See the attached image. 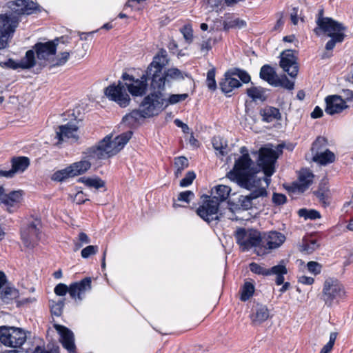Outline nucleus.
Instances as JSON below:
<instances>
[{"instance_id": "obj_7", "label": "nucleus", "mask_w": 353, "mask_h": 353, "mask_svg": "<svg viewBox=\"0 0 353 353\" xmlns=\"http://www.w3.org/2000/svg\"><path fill=\"white\" fill-rule=\"evenodd\" d=\"M58 41L57 39L46 43L39 42L34 46L38 59L48 62L50 68L63 65L70 57L68 52H64L54 57Z\"/></svg>"}, {"instance_id": "obj_39", "label": "nucleus", "mask_w": 353, "mask_h": 353, "mask_svg": "<svg viewBox=\"0 0 353 353\" xmlns=\"http://www.w3.org/2000/svg\"><path fill=\"white\" fill-rule=\"evenodd\" d=\"M223 30L228 31L230 29H241L246 26V21L239 18H235L223 21Z\"/></svg>"}, {"instance_id": "obj_18", "label": "nucleus", "mask_w": 353, "mask_h": 353, "mask_svg": "<svg viewBox=\"0 0 353 353\" xmlns=\"http://www.w3.org/2000/svg\"><path fill=\"white\" fill-rule=\"evenodd\" d=\"M148 81H151V78L148 76V69L145 74H143L141 79H136L132 83H125L127 90L132 96H143L146 93Z\"/></svg>"}, {"instance_id": "obj_19", "label": "nucleus", "mask_w": 353, "mask_h": 353, "mask_svg": "<svg viewBox=\"0 0 353 353\" xmlns=\"http://www.w3.org/2000/svg\"><path fill=\"white\" fill-rule=\"evenodd\" d=\"M54 327L60 334V341L63 347L70 353H74L75 352L76 347L74 345V339L72 332L66 327L59 324H54Z\"/></svg>"}, {"instance_id": "obj_5", "label": "nucleus", "mask_w": 353, "mask_h": 353, "mask_svg": "<svg viewBox=\"0 0 353 353\" xmlns=\"http://www.w3.org/2000/svg\"><path fill=\"white\" fill-rule=\"evenodd\" d=\"M318 27L314 31L319 35L320 32L325 34L330 39L325 45L326 52L321 57L322 59H328L332 56V51L337 43H342L345 37L346 27L332 18L319 17L316 21Z\"/></svg>"}, {"instance_id": "obj_64", "label": "nucleus", "mask_w": 353, "mask_h": 353, "mask_svg": "<svg viewBox=\"0 0 353 353\" xmlns=\"http://www.w3.org/2000/svg\"><path fill=\"white\" fill-rule=\"evenodd\" d=\"M290 19L294 25L298 23V8H293L290 13Z\"/></svg>"}, {"instance_id": "obj_3", "label": "nucleus", "mask_w": 353, "mask_h": 353, "mask_svg": "<svg viewBox=\"0 0 353 353\" xmlns=\"http://www.w3.org/2000/svg\"><path fill=\"white\" fill-rule=\"evenodd\" d=\"M168 63L169 59L166 50L161 49L148 67V76L151 78V90H164L166 83L183 80L185 77H189L188 73L176 68H168L163 72V68Z\"/></svg>"}, {"instance_id": "obj_35", "label": "nucleus", "mask_w": 353, "mask_h": 353, "mask_svg": "<svg viewBox=\"0 0 353 353\" xmlns=\"http://www.w3.org/2000/svg\"><path fill=\"white\" fill-rule=\"evenodd\" d=\"M319 245L316 239H303L300 245V250L305 254H311L319 248Z\"/></svg>"}, {"instance_id": "obj_30", "label": "nucleus", "mask_w": 353, "mask_h": 353, "mask_svg": "<svg viewBox=\"0 0 353 353\" xmlns=\"http://www.w3.org/2000/svg\"><path fill=\"white\" fill-rule=\"evenodd\" d=\"M312 159L314 162H317L321 165H326L334 161L335 155L332 152L326 149L321 152L315 154Z\"/></svg>"}, {"instance_id": "obj_12", "label": "nucleus", "mask_w": 353, "mask_h": 353, "mask_svg": "<svg viewBox=\"0 0 353 353\" xmlns=\"http://www.w3.org/2000/svg\"><path fill=\"white\" fill-rule=\"evenodd\" d=\"M40 219H32L21 228V239L24 245L32 248L40 240L41 234Z\"/></svg>"}, {"instance_id": "obj_51", "label": "nucleus", "mask_w": 353, "mask_h": 353, "mask_svg": "<svg viewBox=\"0 0 353 353\" xmlns=\"http://www.w3.org/2000/svg\"><path fill=\"white\" fill-rule=\"evenodd\" d=\"M195 178L196 174L194 172L189 171L186 173L185 176L181 180L179 185L181 187H188L192 183Z\"/></svg>"}, {"instance_id": "obj_40", "label": "nucleus", "mask_w": 353, "mask_h": 353, "mask_svg": "<svg viewBox=\"0 0 353 353\" xmlns=\"http://www.w3.org/2000/svg\"><path fill=\"white\" fill-rule=\"evenodd\" d=\"M327 145V141L325 137H318L313 142L311 148L312 155L314 156L315 154L321 152L326 150Z\"/></svg>"}, {"instance_id": "obj_62", "label": "nucleus", "mask_w": 353, "mask_h": 353, "mask_svg": "<svg viewBox=\"0 0 353 353\" xmlns=\"http://www.w3.org/2000/svg\"><path fill=\"white\" fill-rule=\"evenodd\" d=\"M15 174L12 171V168L9 170H3L0 169V177H6L7 179L13 178Z\"/></svg>"}, {"instance_id": "obj_26", "label": "nucleus", "mask_w": 353, "mask_h": 353, "mask_svg": "<svg viewBox=\"0 0 353 353\" xmlns=\"http://www.w3.org/2000/svg\"><path fill=\"white\" fill-rule=\"evenodd\" d=\"M14 173H23L30 165V159L26 157H14L10 161Z\"/></svg>"}, {"instance_id": "obj_4", "label": "nucleus", "mask_w": 353, "mask_h": 353, "mask_svg": "<svg viewBox=\"0 0 353 353\" xmlns=\"http://www.w3.org/2000/svg\"><path fill=\"white\" fill-rule=\"evenodd\" d=\"M259 170L250 155L243 154L235 161L233 169L227 174V176L241 187L252 189L256 185V183H262L263 181V178L257 177L256 175Z\"/></svg>"}, {"instance_id": "obj_23", "label": "nucleus", "mask_w": 353, "mask_h": 353, "mask_svg": "<svg viewBox=\"0 0 353 353\" xmlns=\"http://www.w3.org/2000/svg\"><path fill=\"white\" fill-rule=\"evenodd\" d=\"M314 174L308 170L300 172L298 181L294 183V188L301 192H304L312 183Z\"/></svg>"}, {"instance_id": "obj_31", "label": "nucleus", "mask_w": 353, "mask_h": 353, "mask_svg": "<svg viewBox=\"0 0 353 353\" xmlns=\"http://www.w3.org/2000/svg\"><path fill=\"white\" fill-rule=\"evenodd\" d=\"M266 90L261 87L252 86L248 88L246 93L253 101H265L267 99L265 95Z\"/></svg>"}, {"instance_id": "obj_56", "label": "nucleus", "mask_w": 353, "mask_h": 353, "mask_svg": "<svg viewBox=\"0 0 353 353\" xmlns=\"http://www.w3.org/2000/svg\"><path fill=\"white\" fill-rule=\"evenodd\" d=\"M181 33L183 35V37L186 40L187 42L190 43L192 41L193 38V34H192V30L189 26H184L181 30Z\"/></svg>"}, {"instance_id": "obj_43", "label": "nucleus", "mask_w": 353, "mask_h": 353, "mask_svg": "<svg viewBox=\"0 0 353 353\" xmlns=\"http://www.w3.org/2000/svg\"><path fill=\"white\" fill-rule=\"evenodd\" d=\"M74 177L69 166L66 167L64 169L58 170L55 172L52 176V180L56 181H63L65 179Z\"/></svg>"}, {"instance_id": "obj_10", "label": "nucleus", "mask_w": 353, "mask_h": 353, "mask_svg": "<svg viewBox=\"0 0 353 353\" xmlns=\"http://www.w3.org/2000/svg\"><path fill=\"white\" fill-rule=\"evenodd\" d=\"M91 282L90 277H85L79 282L72 283L69 288L65 284L59 283L54 288V293L64 296L68 292L72 299L82 301L84 294L91 290Z\"/></svg>"}, {"instance_id": "obj_22", "label": "nucleus", "mask_w": 353, "mask_h": 353, "mask_svg": "<svg viewBox=\"0 0 353 353\" xmlns=\"http://www.w3.org/2000/svg\"><path fill=\"white\" fill-rule=\"evenodd\" d=\"M241 83L238 79L232 74V71H228L224 75V79L219 83V86L221 91L224 93H229L234 88H239Z\"/></svg>"}, {"instance_id": "obj_9", "label": "nucleus", "mask_w": 353, "mask_h": 353, "mask_svg": "<svg viewBox=\"0 0 353 353\" xmlns=\"http://www.w3.org/2000/svg\"><path fill=\"white\" fill-rule=\"evenodd\" d=\"M163 90H152V92L145 97L140 104V108H143V114L145 116L152 117L158 115L165 108L164 94Z\"/></svg>"}, {"instance_id": "obj_41", "label": "nucleus", "mask_w": 353, "mask_h": 353, "mask_svg": "<svg viewBox=\"0 0 353 353\" xmlns=\"http://www.w3.org/2000/svg\"><path fill=\"white\" fill-rule=\"evenodd\" d=\"M80 181L83 182L88 187L96 189L103 188L105 185V182L99 177H83L80 179Z\"/></svg>"}, {"instance_id": "obj_54", "label": "nucleus", "mask_w": 353, "mask_h": 353, "mask_svg": "<svg viewBox=\"0 0 353 353\" xmlns=\"http://www.w3.org/2000/svg\"><path fill=\"white\" fill-rule=\"evenodd\" d=\"M194 196V194L190 190L181 192L178 195V201L189 203Z\"/></svg>"}, {"instance_id": "obj_53", "label": "nucleus", "mask_w": 353, "mask_h": 353, "mask_svg": "<svg viewBox=\"0 0 353 353\" xmlns=\"http://www.w3.org/2000/svg\"><path fill=\"white\" fill-rule=\"evenodd\" d=\"M308 271L314 275L319 274L322 270V265L316 261H310L307 263Z\"/></svg>"}, {"instance_id": "obj_49", "label": "nucleus", "mask_w": 353, "mask_h": 353, "mask_svg": "<svg viewBox=\"0 0 353 353\" xmlns=\"http://www.w3.org/2000/svg\"><path fill=\"white\" fill-rule=\"evenodd\" d=\"M250 270L252 272L259 274V275H263V276H268L269 272L268 269L265 268L262 265L252 262L250 264Z\"/></svg>"}, {"instance_id": "obj_57", "label": "nucleus", "mask_w": 353, "mask_h": 353, "mask_svg": "<svg viewBox=\"0 0 353 353\" xmlns=\"http://www.w3.org/2000/svg\"><path fill=\"white\" fill-rule=\"evenodd\" d=\"M0 66L2 68H8L11 69H17L20 68L19 67V62H16L12 59H9L6 61L1 62Z\"/></svg>"}, {"instance_id": "obj_2", "label": "nucleus", "mask_w": 353, "mask_h": 353, "mask_svg": "<svg viewBox=\"0 0 353 353\" xmlns=\"http://www.w3.org/2000/svg\"><path fill=\"white\" fill-rule=\"evenodd\" d=\"M9 11L0 15V49L8 46L9 37L14 33L21 18L39 10V6L30 0H15L8 3Z\"/></svg>"}, {"instance_id": "obj_42", "label": "nucleus", "mask_w": 353, "mask_h": 353, "mask_svg": "<svg viewBox=\"0 0 353 353\" xmlns=\"http://www.w3.org/2000/svg\"><path fill=\"white\" fill-rule=\"evenodd\" d=\"M298 214L300 217H303L305 220H316L321 218V214L319 211L316 210H307L306 208L300 209L298 211Z\"/></svg>"}, {"instance_id": "obj_29", "label": "nucleus", "mask_w": 353, "mask_h": 353, "mask_svg": "<svg viewBox=\"0 0 353 353\" xmlns=\"http://www.w3.org/2000/svg\"><path fill=\"white\" fill-rule=\"evenodd\" d=\"M260 114L262 117L263 121L267 123L279 120L281 118L279 110L272 106H268L261 110Z\"/></svg>"}, {"instance_id": "obj_36", "label": "nucleus", "mask_w": 353, "mask_h": 353, "mask_svg": "<svg viewBox=\"0 0 353 353\" xmlns=\"http://www.w3.org/2000/svg\"><path fill=\"white\" fill-rule=\"evenodd\" d=\"M34 52L29 50L26 52V55L19 61V67L22 69H29L35 65Z\"/></svg>"}, {"instance_id": "obj_44", "label": "nucleus", "mask_w": 353, "mask_h": 353, "mask_svg": "<svg viewBox=\"0 0 353 353\" xmlns=\"http://www.w3.org/2000/svg\"><path fill=\"white\" fill-rule=\"evenodd\" d=\"M254 292V285L250 282H245L241 289V300L243 301H248L252 296Z\"/></svg>"}, {"instance_id": "obj_63", "label": "nucleus", "mask_w": 353, "mask_h": 353, "mask_svg": "<svg viewBox=\"0 0 353 353\" xmlns=\"http://www.w3.org/2000/svg\"><path fill=\"white\" fill-rule=\"evenodd\" d=\"M323 110L319 106H316L311 113V117L313 119L321 118L323 116Z\"/></svg>"}, {"instance_id": "obj_27", "label": "nucleus", "mask_w": 353, "mask_h": 353, "mask_svg": "<svg viewBox=\"0 0 353 353\" xmlns=\"http://www.w3.org/2000/svg\"><path fill=\"white\" fill-rule=\"evenodd\" d=\"M260 77L270 85L274 86L276 85V81L278 79L279 76L272 67L269 65H264L261 68Z\"/></svg>"}, {"instance_id": "obj_60", "label": "nucleus", "mask_w": 353, "mask_h": 353, "mask_svg": "<svg viewBox=\"0 0 353 353\" xmlns=\"http://www.w3.org/2000/svg\"><path fill=\"white\" fill-rule=\"evenodd\" d=\"M87 200L88 199L85 198V195L83 192H78L74 197V202L77 204L83 203Z\"/></svg>"}, {"instance_id": "obj_1", "label": "nucleus", "mask_w": 353, "mask_h": 353, "mask_svg": "<svg viewBox=\"0 0 353 353\" xmlns=\"http://www.w3.org/2000/svg\"><path fill=\"white\" fill-rule=\"evenodd\" d=\"M132 135V131H127L112 140V135H107L97 145L88 148L83 154L85 159L69 165L73 176L86 172L91 167V161L105 159L117 154L128 142Z\"/></svg>"}, {"instance_id": "obj_25", "label": "nucleus", "mask_w": 353, "mask_h": 353, "mask_svg": "<svg viewBox=\"0 0 353 353\" xmlns=\"http://www.w3.org/2000/svg\"><path fill=\"white\" fill-rule=\"evenodd\" d=\"M250 318L253 324L259 325L269 318V310L265 305L257 304L252 310Z\"/></svg>"}, {"instance_id": "obj_16", "label": "nucleus", "mask_w": 353, "mask_h": 353, "mask_svg": "<svg viewBox=\"0 0 353 353\" xmlns=\"http://www.w3.org/2000/svg\"><path fill=\"white\" fill-rule=\"evenodd\" d=\"M270 181V179L263 178V181L265 184L264 186L261 183H256V185L252 189H248L251 192L247 196H242L239 200L241 205L245 209H249L252 205V200L259 197L266 196L268 194L266 189L269 186Z\"/></svg>"}, {"instance_id": "obj_50", "label": "nucleus", "mask_w": 353, "mask_h": 353, "mask_svg": "<svg viewBox=\"0 0 353 353\" xmlns=\"http://www.w3.org/2000/svg\"><path fill=\"white\" fill-rule=\"evenodd\" d=\"M207 83L209 89L214 90L216 88L214 68L208 70L207 73Z\"/></svg>"}, {"instance_id": "obj_58", "label": "nucleus", "mask_w": 353, "mask_h": 353, "mask_svg": "<svg viewBox=\"0 0 353 353\" xmlns=\"http://www.w3.org/2000/svg\"><path fill=\"white\" fill-rule=\"evenodd\" d=\"M314 194L319 199V201H321L324 205L329 203L327 201L329 198V195L326 194L324 192H321V190H316L314 192Z\"/></svg>"}, {"instance_id": "obj_13", "label": "nucleus", "mask_w": 353, "mask_h": 353, "mask_svg": "<svg viewBox=\"0 0 353 353\" xmlns=\"http://www.w3.org/2000/svg\"><path fill=\"white\" fill-rule=\"evenodd\" d=\"M26 334L21 328L15 327H0V341L6 346L18 347L26 341Z\"/></svg>"}, {"instance_id": "obj_52", "label": "nucleus", "mask_w": 353, "mask_h": 353, "mask_svg": "<svg viewBox=\"0 0 353 353\" xmlns=\"http://www.w3.org/2000/svg\"><path fill=\"white\" fill-rule=\"evenodd\" d=\"M97 245H88L81 250V255L83 259H88L92 255L95 254L98 252Z\"/></svg>"}, {"instance_id": "obj_21", "label": "nucleus", "mask_w": 353, "mask_h": 353, "mask_svg": "<svg viewBox=\"0 0 353 353\" xmlns=\"http://www.w3.org/2000/svg\"><path fill=\"white\" fill-rule=\"evenodd\" d=\"M263 243H265V247L270 250L275 249L281 246L285 240V236L281 232L276 231H270L268 233H264L262 236Z\"/></svg>"}, {"instance_id": "obj_46", "label": "nucleus", "mask_w": 353, "mask_h": 353, "mask_svg": "<svg viewBox=\"0 0 353 353\" xmlns=\"http://www.w3.org/2000/svg\"><path fill=\"white\" fill-rule=\"evenodd\" d=\"M274 87H282L289 90L294 89V83L288 79L285 75H282L281 77H279L276 81V85Z\"/></svg>"}, {"instance_id": "obj_61", "label": "nucleus", "mask_w": 353, "mask_h": 353, "mask_svg": "<svg viewBox=\"0 0 353 353\" xmlns=\"http://www.w3.org/2000/svg\"><path fill=\"white\" fill-rule=\"evenodd\" d=\"M299 282L305 285H312L314 282L312 277L301 276L299 278Z\"/></svg>"}, {"instance_id": "obj_14", "label": "nucleus", "mask_w": 353, "mask_h": 353, "mask_svg": "<svg viewBox=\"0 0 353 353\" xmlns=\"http://www.w3.org/2000/svg\"><path fill=\"white\" fill-rule=\"evenodd\" d=\"M278 158V154L272 148L268 147L261 148L259 151L258 165L265 174L264 178H268L274 172V163Z\"/></svg>"}, {"instance_id": "obj_8", "label": "nucleus", "mask_w": 353, "mask_h": 353, "mask_svg": "<svg viewBox=\"0 0 353 353\" xmlns=\"http://www.w3.org/2000/svg\"><path fill=\"white\" fill-rule=\"evenodd\" d=\"M234 236L236 243L242 251L250 250L252 248L259 247L262 245L263 238L260 232L254 229L238 228Z\"/></svg>"}, {"instance_id": "obj_59", "label": "nucleus", "mask_w": 353, "mask_h": 353, "mask_svg": "<svg viewBox=\"0 0 353 353\" xmlns=\"http://www.w3.org/2000/svg\"><path fill=\"white\" fill-rule=\"evenodd\" d=\"M45 353H59V347L53 343H49L46 345Z\"/></svg>"}, {"instance_id": "obj_17", "label": "nucleus", "mask_w": 353, "mask_h": 353, "mask_svg": "<svg viewBox=\"0 0 353 353\" xmlns=\"http://www.w3.org/2000/svg\"><path fill=\"white\" fill-rule=\"evenodd\" d=\"M295 51L292 50H285L281 54L280 66L291 77H296L299 66L296 62V57L294 55Z\"/></svg>"}, {"instance_id": "obj_11", "label": "nucleus", "mask_w": 353, "mask_h": 353, "mask_svg": "<svg viewBox=\"0 0 353 353\" xmlns=\"http://www.w3.org/2000/svg\"><path fill=\"white\" fill-rule=\"evenodd\" d=\"M345 294L344 287L337 279L328 278L323 283L321 299L327 306L331 307L334 301L338 302L343 299Z\"/></svg>"}, {"instance_id": "obj_38", "label": "nucleus", "mask_w": 353, "mask_h": 353, "mask_svg": "<svg viewBox=\"0 0 353 353\" xmlns=\"http://www.w3.org/2000/svg\"><path fill=\"white\" fill-rule=\"evenodd\" d=\"M174 164L175 167L174 175L176 178H179L182 172L188 167L189 162L185 157L181 156L174 159Z\"/></svg>"}, {"instance_id": "obj_28", "label": "nucleus", "mask_w": 353, "mask_h": 353, "mask_svg": "<svg viewBox=\"0 0 353 353\" xmlns=\"http://www.w3.org/2000/svg\"><path fill=\"white\" fill-rule=\"evenodd\" d=\"M19 296V290L10 286L0 290V299L5 304H10Z\"/></svg>"}, {"instance_id": "obj_48", "label": "nucleus", "mask_w": 353, "mask_h": 353, "mask_svg": "<svg viewBox=\"0 0 353 353\" xmlns=\"http://www.w3.org/2000/svg\"><path fill=\"white\" fill-rule=\"evenodd\" d=\"M232 74L234 77H236L241 79V81L244 83H248L250 81L251 77L249 74L245 71L240 70L239 68H234L231 70Z\"/></svg>"}, {"instance_id": "obj_15", "label": "nucleus", "mask_w": 353, "mask_h": 353, "mask_svg": "<svg viewBox=\"0 0 353 353\" xmlns=\"http://www.w3.org/2000/svg\"><path fill=\"white\" fill-rule=\"evenodd\" d=\"M104 93L110 100L116 102L121 108H125L130 104V97L125 83L119 81L117 85H110L105 89Z\"/></svg>"}, {"instance_id": "obj_47", "label": "nucleus", "mask_w": 353, "mask_h": 353, "mask_svg": "<svg viewBox=\"0 0 353 353\" xmlns=\"http://www.w3.org/2000/svg\"><path fill=\"white\" fill-rule=\"evenodd\" d=\"M63 306L64 299L59 300L57 302L54 301L50 302L51 313L57 316H60L61 315Z\"/></svg>"}, {"instance_id": "obj_20", "label": "nucleus", "mask_w": 353, "mask_h": 353, "mask_svg": "<svg viewBox=\"0 0 353 353\" xmlns=\"http://www.w3.org/2000/svg\"><path fill=\"white\" fill-rule=\"evenodd\" d=\"M325 112L330 115L341 112L347 108L346 102L338 95L328 96L325 98Z\"/></svg>"}, {"instance_id": "obj_34", "label": "nucleus", "mask_w": 353, "mask_h": 353, "mask_svg": "<svg viewBox=\"0 0 353 353\" xmlns=\"http://www.w3.org/2000/svg\"><path fill=\"white\" fill-rule=\"evenodd\" d=\"M212 146L216 151V154L221 156H225L228 153V143L222 137H214L212 141Z\"/></svg>"}, {"instance_id": "obj_24", "label": "nucleus", "mask_w": 353, "mask_h": 353, "mask_svg": "<svg viewBox=\"0 0 353 353\" xmlns=\"http://www.w3.org/2000/svg\"><path fill=\"white\" fill-rule=\"evenodd\" d=\"M77 130L78 128L75 124L68 123L65 125L59 126L56 131V137L59 139V142L70 138H74V134Z\"/></svg>"}, {"instance_id": "obj_55", "label": "nucleus", "mask_w": 353, "mask_h": 353, "mask_svg": "<svg viewBox=\"0 0 353 353\" xmlns=\"http://www.w3.org/2000/svg\"><path fill=\"white\" fill-rule=\"evenodd\" d=\"M287 198L285 194L274 193L272 195V201L276 205H281L286 203Z\"/></svg>"}, {"instance_id": "obj_45", "label": "nucleus", "mask_w": 353, "mask_h": 353, "mask_svg": "<svg viewBox=\"0 0 353 353\" xmlns=\"http://www.w3.org/2000/svg\"><path fill=\"white\" fill-rule=\"evenodd\" d=\"M188 97V94L185 93L170 94L168 99L164 97V103L165 108L170 105H174L180 101H185Z\"/></svg>"}, {"instance_id": "obj_37", "label": "nucleus", "mask_w": 353, "mask_h": 353, "mask_svg": "<svg viewBox=\"0 0 353 353\" xmlns=\"http://www.w3.org/2000/svg\"><path fill=\"white\" fill-rule=\"evenodd\" d=\"M149 118V117L145 116L143 114V108L139 107V110H133L128 114H126L123 120L125 122H128L130 124H134V123L139 121L141 119Z\"/></svg>"}, {"instance_id": "obj_6", "label": "nucleus", "mask_w": 353, "mask_h": 353, "mask_svg": "<svg viewBox=\"0 0 353 353\" xmlns=\"http://www.w3.org/2000/svg\"><path fill=\"white\" fill-rule=\"evenodd\" d=\"M231 192L229 186L219 185L212 190V197L204 201L203 204L197 208L196 214L205 221L210 223L214 220L218 219V210L219 203L225 201Z\"/></svg>"}, {"instance_id": "obj_33", "label": "nucleus", "mask_w": 353, "mask_h": 353, "mask_svg": "<svg viewBox=\"0 0 353 353\" xmlns=\"http://www.w3.org/2000/svg\"><path fill=\"white\" fill-rule=\"evenodd\" d=\"M23 195V190L12 191L6 194V197L4 198L1 203L7 206L12 207L21 202Z\"/></svg>"}, {"instance_id": "obj_32", "label": "nucleus", "mask_w": 353, "mask_h": 353, "mask_svg": "<svg viewBox=\"0 0 353 353\" xmlns=\"http://www.w3.org/2000/svg\"><path fill=\"white\" fill-rule=\"evenodd\" d=\"M268 272L269 275L275 274L276 276L275 282L277 285H281L283 283V275L288 273L287 268L285 265H284L283 264H279L274 265L270 269H268Z\"/></svg>"}]
</instances>
